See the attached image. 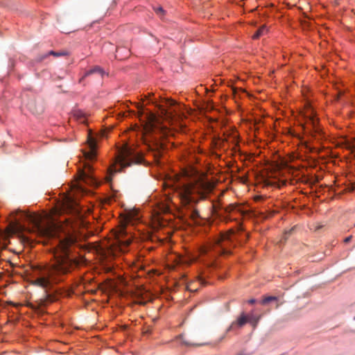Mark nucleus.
<instances>
[{
	"mask_svg": "<svg viewBox=\"0 0 355 355\" xmlns=\"http://www.w3.org/2000/svg\"><path fill=\"white\" fill-rule=\"evenodd\" d=\"M12 222L14 231L24 242L31 239L24 232L35 234L38 236L55 240L58 247L54 262L39 270L38 277L33 282L35 286L47 288L64 280V277L76 268L79 262L70 255L72 248L77 243V236L70 230H64L62 225L53 220L43 222L42 216L24 211L12 212Z\"/></svg>",
	"mask_w": 355,
	"mask_h": 355,
	"instance_id": "obj_1",
	"label": "nucleus"
},
{
	"mask_svg": "<svg viewBox=\"0 0 355 355\" xmlns=\"http://www.w3.org/2000/svg\"><path fill=\"white\" fill-rule=\"evenodd\" d=\"M214 184L202 178L190 181L189 182H178L175 187V192L179 198L181 204L187 209V214L198 223L200 216L196 208L197 204L206 199L209 193L211 192Z\"/></svg>",
	"mask_w": 355,
	"mask_h": 355,
	"instance_id": "obj_2",
	"label": "nucleus"
},
{
	"mask_svg": "<svg viewBox=\"0 0 355 355\" xmlns=\"http://www.w3.org/2000/svg\"><path fill=\"white\" fill-rule=\"evenodd\" d=\"M235 236L232 230L221 233L207 247L202 249V253L207 254L209 250H214L217 254H230L231 248L235 246Z\"/></svg>",
	"mask_w": 355,
	"mask_h": 355,
	"instance_id": "obj_3",
	"label": "nucleus"
},
{
	"mask_svg": "<svg viewBox=\"0 0 355 355\" xmlns=\"http://www.w3.org/2000/svg\"><path fill=\"white\" fill-rule=\"evenodd\" d=\"M115 240L112 244L107 247V254L116 256L118 253L125 252L127 248L131 243L130 237L123 238L126 236V232L123 227H120L114 232Z\"/></svg>",
	"mask_w": 355,
	"mask_h": 355,
	"instance_id": "obj_4",
	"label": "nucleus"
},
{
	"mask_svg": "<svg viewBox=\"0 0 355 355\" xmlns=\"http://www.w3.org/2000/svg\"><path fill=\"white\" fill-rule=\"evenodd\" d=\"M142 160L143 157L141 154L132 147L125 145L121 149L118 156V163L120 166L119 171L133 164H140Z\"/></svg>",
	"mask_w": 355,
	"mask_h": 355,
	"instance_id": "obj_5",
	"label": "nucleus"
},
{
	"mask_svg": "<svg viewBox=\"0 0 355 355\" xmlns=\"http://www.w3.org/2000/svg\"><path fill=\"white\" fill-rule=\"evenodd\" d=\"M306 116L307 117V125L311 126V130H309L310 137L313 140L320 141L324 135L321 129L318 126V119L314 115L311 108L306 110Z\"/></svg>",
	"mask_w": 355,
	"mask_h": 355,
	"instance_id": "obj_6",
	"label": "nucleus"
},
{
	"mask_svg": "<svg viewBox=\"0 0 355 355\" xmlns=\"http://www.w3.org/2000/svg\"><path fill=\"white\" fill-rule=\"evenodd\" d=\"M248 322H252V315H246L243 312L235 321L232 322L231 325L227 329L225 334L221 336L218 342L222 341L229 331L235 328H241Z\"/></svg>",
	"mask_w": 355,
	"mask_h": 355,
	"instance_id": "obj_7",
	"label": "nucleus"
},
{
	"mask_svg": "<svg viewBox=\"0 0 355 355\" xmlns=\"http://www.w3.org/2000/svg\"><path fill=\"white\" fill-rule=\"evenodd\" d=\"M64 211L71 213L74 215L80 214V209L78 202L70 196H66L62 205Z\"/></svg>",
	"mask_w": 355,
	"mask_h": 355,
	"instance_id": "obj_8",
	"label": "nucleus"
},
{
	"mask_svg": "<svg viewBox=\"0 0 355 355\" xmlns=\"http://www.w3.org/2000/svg\"><path fill=\"white\" fill-rule=\"evenodd\" d=\"M84 169H79L78 178L87 184H93L95 182L94 178L90 175L91 166L88 163L84 164Z\"/></svg>",
	"mask_w": 355,
	"mask_h": 355,
	"instance_id": "obj_9",
	"label": "nucleus"
},
{
	"mask_svg": "<svg viewBox=\"0 0 355 355\" xmlns=\"http://www.w3.org/2000/svg\"><path fill=\"white\" fill-rule=\"evenodd\" d=\"M213 209L215 210L216 212L217 211L218 209H223L224 214H230L234 212H238V213H241V214H243V211L241 209L240 207L236 205H234V204H230L225 208H222V207L220 205H216L214 204ZM225 220L226 221H228V220H232V218L230 216L227 215L226 216H225Z\"/></svg>",
	"mask_w": 355,
	"mask_h": 355,
	"instance_id": "obj_10",
	"label": "nucleus"
},
{
	"mask_svg": "<svg viewBox=\"0 0 355 355\" xmlns=\"http://www.w3.org/2000/svg\"><path fill=\"white\" fill-rule=\"evenodd\" d=\"M148 148H149V150L153 153L155 160L158 162L164 149V145L159 141H155L152 145H148Z\"/></svg>",
	"mask_w": 355,
	"mask_h": 355,
	"instance_id": "obj_11",
	"label": "nucleus"
},
{
	"mask_svg": "<svg viewBox=\"0 0 355 355\" xmlns=\"http://www.w3.org/2000/svg\"><path fill=\"white\" fill-rule=\"evenodd\" d=\"M88 146L89 148V151H84L83 155L86 159L87 160H93L96 157V143L95 139L89 136L88 137Z\"/></svg>",
	"mask_w": 355,
	"mask_h": 355,
	"instance_id": "obj_12",
	"label": "nucleus"
},
{
	"mask_svg": "<svg viewBox=\"0 0 355 355\" xmlns=\"http://www.w3.org/2000/svg\"><path fill=\"white\" fill-rule=\"evenodd\" d=\"M94 73H98L101 77H103L105 73L102 68L98 66H95L92 69L85 72V75L79 80V83H82L85 78Z\"/></svg>",
	"mask_w": 355,
	"mask_h": 355,
	"instance_id": "obj_13",
	"label": "nucleus"
},
{
	"mask_svg": "<svg viewBox=\"0 0 355 355\" xmlns=\"http://www.w3.org/2000/svg\"><path fill=\"white\" fill-rule=\"evenodd\" d=\"M73 117L80 123L85 122V114L80 110H75L73 113Z\"/></svg>",
	"mask_w": 355,
	"mask_h": 355,
	"instance_id": "obj_14",
	"label": "nucleus"
},
{
	"mask_svg": "<svg viewBox=\"0 0 355 355\" xmlns=\"http://www.w3.org/2000/svg\"><path fill=\"white\" fill-rule=\"evenodd\" d=\"M29 110L34 114H38L43 112V108L40 106L39 108L36 107L35 103L34 101H31L28 103Z\"/></svg>",
	"mask_w": 355,
	"mask_h": 355,
	"instance_id": "obj_15",
	"label": "nucleus"
},
{
	"mask_svg": "<svg viewBox=\"0 0 355 355\" xmlns=\"http://www.w3.org/2000/svg\"><path fill=\"white\" fill-rule=\"evenodd\" d=\"M266 32H267V28H266V26H262L256 31V33L252 36V38L258 39L259 37L264 35V33Z\"/></svg>",
	"mask_w": 355,
	"mask_h": 355,
	"instance_id": "obj_16",
	"label": "nucleus"
},
{
	"mask_svg": "<svg viewBox=\"0 0 355 355\" xmlns=\"http://www.w3.org/2000/svg\"><path fill=\"white\" fill-rule=\"evenodd\" d=\"M164 114H165L166 117L172 119V118L175 117L176 115H178V113L175 110V108L171 107L167 110H164Z\"/></svg>",
	"mask_w": 355,
	"mask_h": 355,
	"instance_id": "obj_17",
	"label": "nucleus"
},
{
	"mask_svg": "<svg viewBox=\"0 0 355 355\" xmlns=\"http://www.w3.org/2000/svg\"><path fill=\"white\" fill-rule=\"evenodd\" d=\"M277 297L275 296H268L263 299L261 304H266L272 301H277Z\"/></svg>",
	"mask_w": 355,
	"mask_h": 355,
	"instance_id": "obj_18",
	"label": "nucleus"
},
{
	"mask_svg": "<svg viewBox=\"0 0 355 355\" xmlns=\"http://www.w3.org/2000/svg\"><path fill=\"white\" fill-rule=\"evenodd\" d=\"M182 343L185 345H187V346H195V347H200V346H203V345H207V343H189V342H188L187 340H183Z\"/></svg>",
	"mask_w": 355,
	"mask_h": 355,
	"instance_id": "obj_19",
	"label": "nucleus"
},
{
	"mask_svg": "<svg viewBox=\"0 0 355 355\" xmlns=\"http://www.w3.org/2000/svg\"><path fill=\"white\" fill-rule=\"evenodd\" d=\"M225 142H227V143H228V142H230V141H229V139H224V140H223V139H219L216 142V146L217 147L220 148V147H222V146H223V144H224V143H225Z\"/></svg>",
	"mask_w": 355,
	"mask_h": 355,
	"instance_id": "obj_20",
	"label": "nucleus"
},
{
	"mask_svg": "<svg viewBox=\"0 0 355 355\" xmlns=\"http://www.w3.org/2000/svg\"><path fill=\"white\" fill-rule=\"evenodd\" d=\"M155 12L160 17H162L164 15V10L162 7H158L154 9Z\"/></svg>",
	"mask_w": 355,
	"mask_h": 355,
	"instance_id": "obj_21",
	"label": "nucleus"
},
{
	"mask_svg": "<svg viewBox=\"0 0 355 355\" xmlns=\"http://www.w3.org/2000/svg\"><path fill=\"white\" fill-rule=\"evenodd\" d=\"M259 317H255V316L252 315V322H250V323L254 328V327H256V326L259 322Z\"/></svg>",
	"mask_w": 355,
	"mask_h": 355,
	"instance_id": "obj_22",
	"label": "nucleus"
},
{
	"mask_svg": "<svg viewBox=\"0 0 355 355\" xmlns=\"http://www.w3.org/2000/svg\"><path fill=\"white\" fill-rule=\"evenodd\" d=\"M160 211L162 212H167L169 211V207L168 205L163 204L162 205V207H160Z\"/></svg>",
	"mask_w": 355,
	"mask_h": 355,
	"instance_id": "obj_23",
	"label": "nucleus"
},
{
	"mask_svg": "<svg viewBox=\"0 0 355 355\" xmlns=\"http://www.w3.org/2000/svg\"><path fill=\"white\" fill-rule=\"evenodd\" d=\"M295 227H292L288 231H286L284 232V239L286 241L287 239V234H291L292 232L294 230Z\"/></svg>",
	"mask_w": 355,
	"mask_h": 355,
	"instance_id": "obj_24",
	"label": "nucleus"
},
{
	"mask_svg": "<svg viewBox=\"0 0 355 355\" xmlns=\"http://www.w3.org/2000/svg\"><path fill=\"white\" fill-rule=\"evenodd\" d=\"M198 281L201 285H206V281L200 276L198 277Z\"/></svg>",
	"mask_w": 355,
	"mask_h": 355,
	"instance_id": "obj_25",
	"label": "nucleus"
},
{
	"mask_svg": "<svg viewBox=\"0 0 355 355\" xmlns=\"http://www.w3.org/2000/svg\"><path fill=\"white\" fill-rule=\"evenodd\" d=\"M192 284L193 283L191 282V283H189L187 285V289L190 291H196L198 290V288H192L191 286H192Z\"/></svg>",
	"mask_w": 355,
	"mask_h": 355,
	"instance_id": "obj_26",
	"label": "nucleus"
},
{
	"mask_svg": "<svg viewBox=\"0 0 355 355\" xmlns=\"http://www.w3.org/2000/svg\"><path fill=\"white\" fill-rule=\"evenodd\" d=\"M155 228H159V227H162L163 225L162 224V222L159 221V220L156 222V223H155Z\"/></svg>",
	"mask_w": 355,
	"mask_h": 355,
	"instance_id": "obj_27",
	"label": "nucleus"
},
{
	"mask_svg": "<svg viewBox=\"0 0 355 355\" xmlns=\"http://www.w3.org/2000/svg\"><path fill=\"white\" fill-rule=\"evenodd\" d=\"M49 53L52 54V55H56V56H58V55H62L65 54L64 53H55L54 51H51Z\"/></svg>",
	"mask_w": 355,
	"mask_h": 355,
	"instance_id": "obj_28",
	"label": "nucleus"
},
{
	"mask_svg": "<svg viewBox=\"0 0 355 355\" xmlns=\"http://www.w3.org/2000/svg\"><path fill=\"white\" fill-rule=\"evenodd\" d=\"M261 199H262V196H257L254 197L255 201H259V200H261Z\"/></svg>",
	"mask_w": 355,
	"mask_h": 355,
	"instance_id": "obj_29",
	"label": "nucleus"
},
{
	"mask_svg": "<svg viewBox=\"0 0 355 355\" xmlns=\"http://www.w3.org/2000/svg\"><path fill=\"white\" fill-rule=\"evenodd\" d=\"M232 143H234L235 145L237 144L238 141L236 140V136H234L232 139Z\"/></svg>",
	"mask_w": 355,
	"mask_h": 355,
	"instance_id": "obj_30",
	"label": "nucleus"
},
{
	"mask_svg": "<svg viewBox=\"0 0 355 355\" xmlns=\"http://www.w3.org/2000/svg\"><path fill=\"white\" fill-rule=\"evenodd\" d=\"M256 302V300L254 299H250V300L248 301V302L250 304H254Z\"/></svg>",
	"mask_w": 355,
	"mask_h": 355,
	"instance_id": "obj_31",
	"label": "nucleus"
},
{
	"mask_svg": "<svg viewBox=\"0 0 355 355\" xmlns=\"http://www.w3.org/2000/svg\"><path fill=\"white\" fill-rule=\"evenodd\" d=\"M122 50L121 49H117L116 51V57L118 58L119 56L120 51Z\"/></svg>",
	"mask_w": 355,
	"mask_h": 355,
	"instance_id": "obj_32",
	"label": "nucleus"
},
{
	"mask_svg": "<svg viewBox=\"0 0 355 355\" xmlns=\"http://www.w3.org/2000/svg\"><path fill=\"white\" fill-rule=\"evenodd\" d=\"M351 239H352V236H350L347 237V238L345 239V243H348V242H349V241H350V240H351Z\"/></svg>",
	"mask_w": 355,
	"mask_h": 355,
	"instance_id": "obj_33",
	"label": "nucleus"
},
{
	"mask_svg": "<svg viewBox=\"0 0 355 355\" xmlns=\"http://www.w3.org/2000/svg\"><path fill=\"white\" fill-rule=\"evenodd\" d=\"M306 147L309 148V146L307 145H306ZM309 148H310L311 151H313V150H315V148H310L309 147Z\"/></svg>",
	"mask_w": 355,
	"mask_h": 355,
	"instance_id": "obj_34",
	"label": "nucleus"
},
{
	"mask_svg": "<svg viewBox=\"0 0 355 355\" xmlns=\"http://www.w3.org/2000/svg\"><path fill=\"white\" fill-rule=\"evenodd\" d=\"M124 50H125V51H126V53H127V55H125V57H127V56L128 55V54H129V51H128V50H127V49H124Z\"/></svg>",
	"mask_w": 355,
	"mask_h": 355,
	"instance_id": "obj_35",
	"label": "nucleus"
},
{
	"mask_svg": "<svg viewBox=\"0 0 355 355\" xmlns=\"http://www.w3.org/2000/svg\"><path fill=\"white\" fill-rule=\"evenodd\" d=\"M180 263H182V262H184V261H183L182 259H180Z\"/></svg>",
	"mask_w": 355,
	"mask_h": 355,
	"instance_id": "obj_36",
	"label": "nucleus"
},
{
	"mask_svg": "<svg viewBox=\"0 0 355 355\" xmlns=\"http://www.w3.org/2000/svg\"><path fill=\"white\" fill-rule=\"evenodd\" d=\"M236 355H243V354L240 353V354H238Z\"/></svg>",
	"mask_w": 355,
	"mask_h": 355,
	"instance_id": "obj_37",
	"label": "nucleus"
}]
</instances>
